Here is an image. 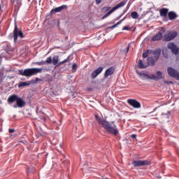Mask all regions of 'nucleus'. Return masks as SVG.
<instances>
[{
    "label": "nucleus",
    "instance_id": "nucleus-1",
    "mask_svg": "<svg viewBox=\"0 0 179 179\" xmlns=\"http://www.w3.org/2000/svg\"><path fill=\"white\" fill-rule=\"evenodd\" d=\"M95 118L98 124H99V125H101L102 128H104L106 132H108V134H111L115 136H117V135H118L120 131H118V129H117V126L112 127L110 122L104 119H101V117H100L98 115H95Z\"/></svg>",
    "mask_w": 179,
    "mask_h": 179
},
{
    "label": "nucleus",
    "instance_id": "nucleus-2",
    "mask_svg": "<svg viewBox=\"0 0 179 179\" xmlns=\"http://www.w3.org/2000/svg\"><path fill=\"white\" fill-rule=\"evenodd\" d=\"M41 72H43V69L31 68L19 70L18 75L25 76L26 78H31V76H34V75L41 73Z\"/></svg>",
    "mask_w": 179,
    "mask_h": 179
},
{
    "label": "nucleus",
    "instance_id": "nucleus-3",
    "mask_svg": "<svg viewBox=\"0 0 179 179\" xmlns=\"http://www.w3.org/2000/svg\"><path fill=\"white\" fill-rule=\"evenodd\" d=\"M138 75H140V76H141V78H143V80H145V79L148 80V79H151L152 80H160L162 79H163V72L158 71L156 73V75L155 74H150L149 75L148 73H139Z\"/></svg>",
    "mask_w": 179,
    "mask_h": 179
},
{
    "label": "nucleus",
    "instance_id": "nucleus-4",
    "mask_svg": "<svg viewBox=\"0 0 179 179\" xmlns=\"http://www.w3.org/2000/svg\"><path fill=\"white\" fill-rule=\"evenodd\" d=\"M9 37L12 38L13 37L14 38V43H16L17 41V38L20 37V38H24V34H23V31H22V28L17 27V24L15 23V28L13 31V34H10L9 35Z\"/></svg>",
    "mask_w": 179,
    "mask_h": 179
},
{
    "label": "nucleus",
    "instance_id": "nucleus-5",
    "mask_svg": "<svg viewBox=\"0 0 179 179\" xmlns=\"http://www.w3.org/2000/svg\"><path fill=\"white\" fill-rule=\"evenodd\" d=\"M132 166L134 167H146L148 166H150L152 164V161L147 160H134L131 162Z\"/></svg>",
    "mask_w": 179,
    "mask_h": 179
},
{
    "label": "nucleus",
    "instance_id": "nucleus-6",
    "mask_svg": "<svg viewBox=\"0 0 179 179\" xmlns=\"http://www.w3.org/2000/svg\"><path fill=\"white\" fill-rule=\"evenodd\" d=\"M177 36H178V33H177V31H171L164 35L163 41H171V40H174Z\"/></svg>",
    "mask_w": 179,
    "mask_h": 179
},
{
    "label": "nucleus",
    "instance_id": "nucleus-7",
    "mask_svg": "<svg viewBox=\"0 0 179 179\" xmlns=\"http://www.w3.org/2000/svg\"><path fill=\"white\" fill-rule=\"evenodd\" d=\"M167 72L171 78H175L178 80H179V72L178 71L176 70V69L173 67H168Z\"/></svg>",
    "mask_w": 179,
    "mask_h": 179
},
{
    "label": "nucleus",
    "instance_id": "nucleus-8",
    "mask_svg": "<svg viewBox=\"0 0 179 179\" xmlns=\"http://www.w3.org/2000/svg\"><path fill=\"white\" fill-rule=\"evenodd\" d=\"M127 103L134 108H141V102L138 101L136 99H128Z\"/></svg>",
    "mask_w": 179,
    "mask_h": 179
},
{
    "label": "nucleus",
    "instance_id": "nucleus-9",
    "mask_svg": "<svg viewBox=\"0 0 179 179\" xmlns=\"http://www.w3.org/2000/svg\"><path fill=\"white\" fill-rule=\"evenodd\" d=\"M150 54L154 55V59H155V61H158L160 58V55H162V50L160 48L156 50H150Z\"/></svg>",
    "mask_w": 179,
    "mask_h": 179
},
{
    "label": "nucleus",
    "instance_id": "nucleus-10",
    "mask_svg": "<svg viewBox=\"0 0 179 179\" xmlns=\"http://www.w3.org/2000/svg\"><path fill=\"white\" fill-rule=\"evenodd\" d=\"M24 106H26V101H24V100H23V99L18 96V99H17V102L14 105L13 107H14V108H17V107L19 108H23V107H24Z\"/></svg>",
    "mask_w": 179,
    "mask_h": 179
},
{
    "label": "nucleus",
    "instance_id": "nucleus-11",
    "mask_svg": "<svg viewBox=\"0 0 179 179\" xmlns=\"http://www.w3.org/2000/svg\"><path fill=\"white\" fill-rule=\"evenodd\" d=\"M169 50H171L173 54L175 55H178V48H177V45L174 44L173 43H171L168 44Z\"/></svg>",
    "mask_w": 179,
    "mask_h": 179
},
{
    "label": "nucleus",
    "instance_id": "nucleus-12",
    "mask_svg": "<svg viewBox=\"0 0 179 179\" xmlns=\"http://www.w3.org/2000/svg\"><path fill=\"white\" fill-rule=\"evenodd\" d=\"M64 9H68V6L66 5H63L59 7H57L55 8H53L50 10V15H54V13H58L59 12H62Z\"/></svg>",
    "mask_w": 179,
    "mask_h": 179
},
{
    "label": "nucleus",
    "instance_id": "nucleus-13",
    "mask_svg": "<svg viewBox=\"0 0 179 179\" xmlns=\"http://www.w3.org/2000/svg\"><path fill=\"white\" fill-rule=\"evenodd\" d=\"M103 69H104V68L103 66L99 67L98 69H96V70H94L91 75V78L92 79H96L97 78V76H99V75L101 74V72H103Z\"/></svg>",
    "mask_w": 179,
    "mask_h": 179
},
{
    "label": "nucleus",
    "instance_id": "nucleus-14",
    "mask_svg": "<svg viewBox=\"0 0 179 179\" xmlns=\"http://www.w3.org/2000/svg\"><path fill=\"white\" fill-rule=\"evenodd\" d=\"M115 72V68L111 66L109 69H106L104 73V78L107 79L109 76H111Z\"/></svg>",
    "mask_w": 179,
    "mask_h": 179
},
{
    "label": "nucleus",
    "instance_id": "nucleus-15",
    "mask_svg": "<svg viewBox=\"0 0 179 179\" xmlns=\"http://www.w3.org/2000/svg\"><path fill=\"white\" fill-rule=\"evenodd\" d=\"M166 31V29H163V32L159 31L155 36L152 38V41H160L163 38V33Z\"/></svg>",
    "mask_w": 179,
    "mask_h": 179
},
{
    "label": "nucleus",
    "instance_id": "nucleus-16",
    "mask_svg": "<svg viewBox=\"0 0 179 179\" xmlns=\"http://www.w3.org/2000/svg\"><path fill=\"white\" fill-rule=\"evenodd\" d=\"M17 99H19V96H17L16 94H13L8 98L7 101H8V104H12V103H15V101L17 102Z\"/></svg>",
    "mask_w": 179,
    "mask_h": 179
},
{
    "label": "nucleus",
    "instance_id": "nucleus-17",
    "mask_svg": "<svg viewBox=\"0 0 179 179\" xmlns=\"http://www.w3.org/2000/svg\"><path fill=\"white\" fill-rule=\"evenodd\" d=\"M156 65V59L152 57H149L147 59V67L148 66H155Z\"/></svg>",
    "mask_w": 179,
    "mask_h": 179
},
{
    "label": "nucleus",
    "instance_id": "nucleus-18",
    "mask_svg": "<svg viewBox=\"0 0 179 179\" xmlns=\"http://www.w3.org/2000/svg\"><path fill=\"white\" fill-rule=\"evenodd\" d=\"M168 17L169 20H174V19H177L178 17V15H177V13L174 11H170L168 13Z\"/></svg>",
    "mask_w": 179,
    "mask_h": 179
},
{
    "label": "nucleus",
    "instance_id": "nucleus-19",
    "mask_svg": "<svg viewBox=\"0 0 179 179\" xmlns=\"http://www.w3.org/2000/svg\"><path fill=\"white\" fill-rule=\"evenodd\" d=\"M126 4H127V1H121L120 3L115 6L113 8H112V9H113L114 12H115L117 9H120V8H122V6H125Z\"/></svg>",
    "mask_w": 179,
    "mask_h": 179
},
{
    "label": "nucleus",
    "instance_id": "nucleus-20",
    "mask_svg": "<svg viewBox=\"0 0 179 179\" xmlns=\"http://www.w3.org/2000/svg\"><path fill=\"white\" fill-rule=\"evenodd\" d=\"M127 19V17H124V18H122V20H120L119 22H117L115 24H114L113 26L111 27H108V28H106V31L108 30H111L113 29H115V27H117V26H118V24H121V23H122V22L124 21V20Z\"/></svg>",
    "mask_w": 179,
    "mask_h": 179
},
{
    "label": "nucleus",
    "instance_id": "nucleus-21",
    "mask_svg": "<svg viewBox=\"0 0 179 179\" xmlns=\"http://www.w3.org/2000/svg\"><path fill=\"white\" fill-rule=\"evenodd\" d=\"M160 16L167 17V13H169V8H162L159 11Z\"/></svg>",
    "mask_w": 179,
    "mask_h": 179
},
{
    "label": "nucleus",
    "instance_id": "nucleus-22",
    "mask_svg": "<svg viewBox=\"0 0 179 179\" xmlns=\"http://www.w3.org/2000/svg\"><path fill=\"white\" fill-rule=\"evenodd\" d=\"M138 68H139V69H146V68H148V65L144 64L142 60H139L138 64Z\"/></svg>",
    "mask_w": 179,
    "mask_h": 179
},
{
    "label": "nucleus",
    "instance_id": "nucleus-23",
    "mask_svg": "<svg viewBox=\"0 0 179 179\" xmlns=\"http://www.w3.org/2000/svg\"><path fill=\"white\" fill-rule=\"evenodd\" d=\"M171 115V111H168L167 113H162L161 116L162 120H169V118H170V115Z\"/></svg>",
    "mask_w": 179,
    "mask_h": 179
},
{
    "label": "nucleus",
    "instance_id": "nucleus-24",
    "mask_svg": "<svg viewBox=\"0 0 179 179\" xmlns=\"http://www.w3.org/2000/svg\"><path fill=\"white\" fill-rule=\"evenodd\" d=\"M59 59V56L56 55V56L53 57V58L52 59V64H53V65H58Z\"/></svg>",
    "mask_w": 179,
    "mask_h": 179
},
{
    "label": "nucleus",
    "instance_id": "nucleus-25",
    "mask_svg": "<svg viewBox=\"0 0 179 179\" xmlns=\"http://www.w3.org/2000/svg\"><path fill=\"white\" fill-rule=\"evenodd\" d=\"M131 16L132 19H138L139 17V14H138V12L136 11H133L131 13Z\"/></svg>",
    "mask_w": 179,
    "mask_h": 179
},
{
    "label": "nucleus",
    "instance_id": "nucleus-26",
    "mask_svg": "<svg viewBox=\"0 0 179 179\" xmlns=\"http://www.w3.org/2000/svg\"><path fill=\"white\" fill-rule=\"evenodd\" d=\"M24 86H30V83L22 82L18 85V87H24Z\"/></svg>",
    "mask_w": 179,
    "mask_h": 179
},
{
    "label": "nucleus",
    "instance_id": "nucleus-27",
    "mask_svg": "<svg viewBox=\"0 0 179 179\" xmlns=\"http://www.w3.org/2000/svg\"><path fill=\"white\" fill-rule=\"evenodd\" d=\"M149 54H150V50H147L143 53V58H148L149 57Z\"/></svg>",
    "mask_w": 179,
    "mask_h": 179
},
{
    "label": "nucleus",
    "instance_id": "nucleus-28",
    "mask_svg": "<svg viewBox=\"0 0 179 179\" xmlns=\"http://www.w3.org/2000/svg\"><path fill=\"white\" fill-rule=\"evenodd\" d=\"M113 12H114L113 9L111 8L110 10H109L108 13H106L103 17L102 19H106V17H108V16H110V15H111V13H113Z\"/></svg>",
    "mask_w": 179,
    "mask_h": 179
},
{
    "label": "nucleus",
    "instance_id": "nucleus-29",
    "mask_svg": "<svg viewBox=\"0 0 179 179\" xmlns=\"http://www.w3.org/2000/svg\"><path fill=\"white\" fill-rule=\"evenodd\" d=\"M37 114H41L42 117H40V120H43V121L45 122L47 121V118L45 117V116H44V113H42L41 111L40 112H37Z\"/></svg>",
    "mask_w": 179,
    "mask_h": 179
},
{
    "label": "nucleus",
    "instance_id": "nucleus-30",
    "mask_svg": "<svg viewBox=\"0 0 179 179\" xmlns=\"http://www.w3.org/2000/svg\"><path fill=\"white\" fill-rule=\"evenodd\" d=\"M38 82H43V79L38 78L36 77L35 78V80H31V83H34V84L37 83Z\"/></svg>",
    "mask_w": 179,
    "mask_h": 179
},
{
    "label": "nucleus",
    "instance_id": "nucleus-31",
    "mask_svg": "<svg viewBox=\"0 0 179 179\" xmlns=\"http://www.w3.org/2000/svg\"><path fill=\"white\" fill-rule=\"evenodd\" d=\"M45 64H52V57H49L47 58L46 61H45Z\"/></svg>",
    "mask_w": 179,
    "mask_h": 179
},
{
    "label": "nucleus",
    "instance_id": "nucleus-32",
    "mask_svg": "<svg viewBox=\"0 0 179 179\" xmlns=\"http://www.w3.org/2000/svg\"><path fill=\"white\" fill-rule=\"evenodd\" d=\"M36 65H39V66H41L43 65H46L45 61H41V62H36L34 63Z\"/></svg>",
    "mask_w": 179,
    "mask_h": 179
},
{
    "label": "nucleus",
    "instance_id": "nucleus-33",
    "mask_svg": "<svg viewBox=\"0 0 179 179\" xmlns=\"http://www.w3.org/2000/svg\"><path fill=\"white\" fill-rule=\"evenodd\" d=\"M111 8V7H103L101 8V10L103 12H108V10H110V9Z\"/></svg>",
    "mask_w": 179,
    "mask_h": 179
},
{
    "label": "nucleus",
    "instance_id": "nucleus-34",
    "mask_svg": "<svg viewBox=\"0 0 179 179\" xmlns=\"http://www.w3.org/2000/svg\"><path fill=\"white\" fill-rule=\"evenodd\" d=\"M95 2L97 5H100L101 2H107V0H95Z\"/></svg>",
    "mask_w": 179,
    "mask_h": 179
},
{
    "label": "nucleus",
    "instance_id": "nucleus-35",
    "mask_svg": "<svg viewBox=\"0 0 179 179\" xmlns=\"http://www.w3.org/2000/svg\"><path fill=\"white\" fill-rule=\"evenodd\" d=\"M77 68H78V65H76V63H74V64H73V66H72V69H73V71L76 70Z\"/></svg>",
    "mask_w": 179,
    "mask_h": 179
},
{
    "label": "nucleus",
    "instance_id": "nucleus-36",
    "mask_svg": "<svg viewBox=\"0 0 179 179\" xmlns=\"http://www.w3.org/2000/svg\"><path fill=\"white\" fill-rule=\"evenodd\" d=\"M64 64H66V60H64L59 63H57V66H60V65H62Z\"/></svg>",
    "mask_w": 179,
    "mask_h": 179
},
{
    "label": "nucleus",
    "instance_id": "nucleus-37",
    "mask_svg": "<svg viewBox=\"0 0 179 179\" xmlns=\"http://www.w3.org/2000/svg\"><path fill=\"white\" fill-rule=\"evenodd\" d=\"M64 64H66V60H64L59 63H57V66H60V65H62Z\"/></svg>",
    "mask_w": 179,
    "mask_h": 179
},
{
    "label": "nucleus",
    "instance_id": "nucleus-38",
    "mask_svg": "<svg viewBox=\"0 0 179 179\" xmlns=\"http://www.w3.org/2000/svg\"><path fill=\"white\" fill-rule=\"evenodd\" d=\"M71 57H72V55H69L64 61H66V62H69V61H71Z\"/></svg>",
    "mask_w": 179,
    "mask_h": 179
},
{
    "label": "nucleus",
    "instance_id": "nucleus-39",
    "mask_svg": "<svg viewBox=\"0 0 179 179\" xmlns=\"http://www.w3.org/2000/svg\"><path fill=\"white\" fill-rule=\"evenodd\" d=\"M124 52H126V54H128L129 52V45H128L124 50H123Z\"/></svg>",
    "mask_w": 179,
    "mask_h": 179
},
{
    "label": "nucleus",
    "instance_id": "nucleus-40",
    "mask_svg": "<svg viewBox=\"0 0 179 179\" xmlns=\"http://www.w3.org/2000/svg\"><path fill=\"white\" fill-rule=\"evenodd\" d=\"M122 30H131V28H129V27H128V26H124L122 28Z\"/></svg>",
    "mask_w": 179,
    "mask_h": 179
},
{
    "label": "nucleus",
    "instance_id": "nucleus-41",
    "mask_svg": "<svg viewBox=\"0 0 179 179\" xmlns=\"http://www.w3.org/2000/svg\"><path fill=\"white\" fill-rule=\"evenodd\" d=\"M164 83L167 84V85H171L173 84V81H168V80H165Z\"/></svg>",
    "mask_w": 179,
    "mask_h": 179
},
{
    "label": "nucleus",
    "instance_id": "nucleus-42",
    "mask_svg": "<svg viewBox=\"0 0 179 179\" xmlns=\"http://www.w3.org/2000/svg\"><path fill=\"white\" fill-rule=\"evenodd\" d=\"M8 132L10 134H13V132H15V129H9Z\"/></svg>",
    "mask_w": 179,
    "mask_h": 179
},
{
    "label": "nucleus",
    "instance_id": "nucleus-43",
    "mask_svg": "<svg viewBox=\"0 0 179 179\" xmlns=\"http://www.w3.org/2000/svg\"><path fill=\"white\" fill-rule=\"evenodd\" d=\"M130 138H131V139H136V134H132L130 136Z\"/></svg>",
    "mask_w": 179,
    "mask_h": 179
},
{
    "label": "nucleus",
    "instance_id": "nucleus-44",
    "mask_svg": "<svg viewBox=\"0 0 179 179\" xmlns=\"http://www.w3.org/2000/svg\"><path fill=\"white\" fill-rule=\"evenodd\" d=\"M122 15H124L123 13L120 14L118 17L117 19H121V17H122Z\"/></svg>",
    "mask_w": 179,
    "mask_h": 179
},
{
    "label": "nucleus",
    "instance_id": "nucleus-45",
    "mask_svg": "<svg viewBox=\"0 0 179 179\" xmlns=\"http://www.w3.org/2000/svg\"><path fill=\"white\" fill-rule=\"evenodd\" d=\"M126 12H127V10H123V13H122V14L124 15Z\"/></svg>",
    "mask_w": 179,
    "mask_h": 179
},
{
    "label": "nucleus",
    "instance_id": "nucleus-46",
    "mask_svg": "<svg viewBox=\"0 0 179 179\" xmlns=\"http://www.w3.org/2000/svg\"><path fill=\"white\" fill-rule=\"evenodd\" d=\"M59 148H60V149H62V144L59 145Z\"/></svg>",
    "mask_w": 179,
    "mask_h": 179
},
{
    "label": "nucleus",
    "instance_id": "nucleus-47",
    "mask_svg": "<svg viewBox=\"0 0 179 179\" xmlns=\"http://www.w3.org/2000/svg\"><path fill=\"white\" fill-rule=\"evenodd\" d=\"M89 91H90V92H92V88H90V89H89Z\"/></svg>",
    "mask_w": 179,
    "mask_h": 179
},
{
    "label": "nucleus",
    "instance_id": "nucleus-48",
    "mask_svg": "<svg viewBox=\"0 0 179 179\" xmlns=\"http://www.w3.org/2000/svg\"><path fill=\"white\" fill-rule=\"evenodd\" d=\"M0 10H1V4H0Z\"/></svg>",
    "mask_w": 179,
    "mask_h": 179
},
{
    "label": "nucleus",
    "instance_id": "nucleus-49",
    "mask_svg": "<svg viewBox=\"0 0 179 179\" xmlns=\"http://www.w3.org/2000/svg\"><path fill=\"white\" fill-rule=\"evenodd\" d=\"M112 124H114V122H112Z\"/></svg>",
    "mask_w": 179,
    "mask_h": 179
}]
</instances>
